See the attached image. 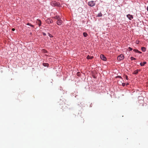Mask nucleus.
Wrapping results in <instances>:
<instances>
[{
    "label": "nucleus",
    "mask_w": 148,
    "mask_h": 148,
    "mask_svg": "<svg viewBox=\"0 0 148 148\" xmlns=\"http://www.w3.org/2000/svg\"><path fill=\"white\" fill-rule=\"evenodd\" d=\"M51 4L53 6L59 7L60 6V3L59 2L54 1L51 2Z\"/></svg>",
    "instance_id": "obj_1"
},
{
    "label": "nucleus",
    "mask_w": 148,
    "mask_h": 148,
    "mask_svg": "<svg viewBox=\"0 0 148 148\" xmlns=\"http://www.w3.org/2000/svg\"><path fill=\"white\" fill-rule=\"evenodd\" d=\"M124 58V55L122 54H121L117 57V59L118 60L121 61L123 60Z\"/></svg>",
    "instance_id": "obj_2"
},
{
    "label": "nucleus",
    "mask_w": 148,
    "mask_h": 148,
    "mask_svg": "<svg viewBox=\"0 0 148 148\" xmlns=\"http://www.w3.org/2000/svg\"><path fill=\"white\" fill-rule=\"evenodd\" d=\"M95 5V3L94 2V1H90L88 3V5L91 7L94 6Z\"/></svg>",
    "instance_id": "obj_3"
},
{
    "label": "nucleus",
    "mask_w": 148,
    "mask_h": 148,
    "mask_svg": "<svg viewBox=\"0 0 148 148\" xmlns=\"http://www.w3.org/2000/svg\"><path fill=\"white\" fill-rule=\"evenodd\" d=\"M100 58L101 59V60L104 61H106V58L104 56V55L103 54H101L100 55Z\"/></svg>",
    "instance_id": "obj_4"
},
{
    "label": "nucleus",
    "mask_w": 148,
    "mask_h": 148,
    "mask_svg": "<svg viewBox=\"0 0 148 148\" xmlns=\"http://www.w3.org/2000/svg\"><path fill=\"white\" fill-rule=\"evenodd\" d=\"M62 21L61 20H59L57 21V24L59 25H61L62 24Z\"/></svg>",
    "instance_id": "obj_5"
},
{
    "label": "nucleus",
    "mask_w": 148,
    "mask_h": 148,
    "mask_svg": "<svg viewBox=\"0 0 148 148\" xmlns=\"http://www.w3.org/2000/svg\"><path fill=\"white\" fill-rule=\"evenodd\" d=\"M36 23L39 26L41 25V22L40 20L37 19L36 21Z\"/></svg>",
    "instance_id": "obj_6"
},
{
    "label": "nucleus",
    "mask_w": 148,
    "mask_h": 148,
    "mask_svg": "<svg viewBox=\"0 0 148 148\" xmlns=\"http://www.w3.org/2000/svg\"><path fill=\"white\" fill-rule=\"evenodd\" d=\"M127 16L130 20H132L133 18L132 16L129 14L127 15Z\"/></svg>",
    "instance_id": "obj_7"
},
{
    "label": "nucleus",
    "mask_w": 148,
    "mask_h": 148,
    "mask_svg": "<svg viewBox=\"0 0 148 148\" xmlns=\"http://www.w3.org/2000/svg\"><path fill=\"white\" fill-rule=\"evenodd\" d=\"M52 22V21L51 19H48L47 20V23H50Z\"/></svg>",
    "instance_id": "obj_8"
},
{
    "label": "nucleus",
    "mask_w": 148,
    "mask_h": 148,
    "mask_svg": "<svg viewBox=\"0 0 148 148\" xmlns=\"http://www.w3.org/2000/svg\"><path fill=\"white\" fill-rule=\"evenodd\" d=\"M147 63V62H140V65L141 66H143Z\"/></svg>",
    "instance_id": "obj_9"
},
{
    "label": "nucleus",
    "mask_w": 148,
    "mask_h": 148,
    "mask_svg": "<svg viewBox=\"0 0 148 148\" xmlns=\"http://www.w3.org/2000/svg\"><path fill=\"white\" fill-rule=\"evenodd\" d=\"M139 71V70L137 69L136 70L134 71L133 73L134 74H138Z\"/></svg>",
    "instance_id": "obj_10"
},
{
    "label": "nucleus",
    "mask_w": 148,
    "mask_h": 148,
    "mask_svg": "<svg viewBox=\"0 0 148 148\" xmlns=\"http://www.w3.org/2000/svg\"><path fill=\"white\" fill-rule=\"evenodd\" d=\"M133 51L136 52L138 53H142L140 51L137 49H134L133 50Z\"/></svg>",
    "instance_id": "obj_11"
},
{
    "label": "nucleus",
    "mask_w": 148,
    "mask_h": 148,
    "mask_svg": "<svg viewBox=\"0 0 148 148\" xmlns=\"http://www.w3.org/2000/svg\"><path fill=\"white\" fill-rule=\"evenodd\" d=\"M53 18H54L55 19H57L58 20H59L60 19V17L59 16H56L53 17Z\"/></svg>",
    "instance_id": "obj_12"
},
{
    "label": "nucleus",
    "mask_w": 148,
    "mask_h": 148,
    "mask_svg": "<svg viewBox=\"0 0 148 148\" xmlns=\"http://www.w3.org/2000/svg\"><path fill=\"white\" fill-rule=\"evenodd\" d=\"M93 58L92 56H90L88 55L87 56V58L88 59H92Z\"/></svg>",
    "instance_id": "obj_13"
},
{
    "label": "nucleus",
    "mask_w": 148,
    "mask_h": 148,
    "mask_svg": "<svg viewBox=\"0 0 148 148\" xmlns=\"http://www.w3.org/2000/svg\"><path fill=\"white\" fill-rule=\"evenodd\" d=\"M141 50L142 51L145 52L146 51V48L145 47H143L141 48Z\"/></svg>",
    "instance_id": "obj_14"
},
{
    "label": "nucleus",
    "mask_w": 148,
    "mask_h": 148,
    "mask_svg": "<svg viewBox=\"0 0 148 148\" xmlns=\"http://www.w3.org/2000/svg\"><path fill=\"white\" fill-rule=\"evenodd\" d=\"M83 36H84V37H86L87 36L88 34H87L86 33V32H84L83 33Z\"/></svg>",
    "instance_id": "obj_15"
},
{
    "label": "nucleus",
    "mask_w": 148,
    "mask_h": 148,
    "mask_svg": "<svg viewBox=\"0 0 148 148\" xmlns=\"http://www.w3.org/2000/svg\"><path fill=\"white\" fill-rule=\"evenodd\" d=\"M43 65L45 66H48L49 64L48 63H44L43 64Z\"/></svg>",
    "instance_id": "obj_16"
},
{
    "label": "nucleus",
    "mask_w": 148,
    "mask_h": 148,
    "mask_svg": "<svg viewBox=\"0 0 148 148\" xmlns=\"http://www.w3.org/2000/svg\"><path fill=\"white\" fill-rule=\"evenodd\" d=\"M102 14L100 12L98 14L97 16L98 17H101L102 16Z\"/></svg>",
    "instance_id": "obj_17"
},
{
    "label": "nucleus",
    "mask_w": 148,
    "mask_h": 148,
    "mask_svg": "<svg viewBox=\"0 0 148 148\" xmlns=\"http://www.w3.org/2000/svg\"><path fill=\"white\" fill-rule=\"evenodd\" d=\"M27 25H30V26H31V27H34V25H31L30 23H27Z\"/></svg>",
    "instance_id": "obj_18"
},
{
    "label": "nucleus",
    "mask_w": 148,
    "mask_h": 148,
    "mask_svg": "<svg viewBox=\"0 0 148 148\" xmlns=\"http://www.w3.org/2000/svg\"><path fill=\"white\" fill-rule=\"evenodd\" d=\"M131 60H135L136 59L133 57H131Z\"/></svg>",
    "instance_id": "obj_19"
},
{
    "label": "nucleus",
    "mask_w": 148,
    "mask_h": 148,
    "mask_svg": "<svg viewBox=\"0 0 148 148\" xmlns=\"http://www.w3.org/2000/svg\"><path fill=\"white\" fill-rule=\"evenodd\" d=\"M128 50L129 51H132V49L130 47H129L128 48Z\"/></svg>",
    "instance_id": "obj_20"
},
{
    "label": "nucleus",
    "mask_w": 148,
    "mask_h": 148,
    "mask_svg": "<svg viewBox=\"0 0 148 148\" xmlns=\"http://www.w3.org/2000/svg\"><path fill=\"white\" fill-rule=\"evenodd\" d=\"M125 78L127 80L128 79V77L127 76V75H125Z\"/></svg>",
    "instance_id": "obj_21"
},
{
    "label": "nucleus",
    "mask_w": 148,
    "mask_h": 148,
    "mask_svg": "<svg viewBox=\"0 0 148 148\" xmlns=\"http://www.w3.org/2000/svg\"><path fill=\"white\" fill-rule=\"evenodd\" d=\"M125 83H123L122 84V86H124L125 85Z\"/></svg>",
    "instance_id": "obj_22"
},
{
    "label": "nucleus",
    "mask_w": 148,
    "mask_h": 148,
    "mask_svg": "<svg viewBox=\"0 0 148 148\" xmlns=\"http://www.w3.org/2000/svg\"><path fill=\"white\" fill-rule=\"evenodd\" d=\"M49 36L50 37H52V36L51 35V34H50L49 33Z\"/></svg>",
    "instance_id": "obj_23"
},
{
    "label": "nucleus",
    "mask_w": 148,
    "mask_h": 148,
    "mask_svg": "<svg viewBox=\"0 0 148 148\" xmlns=\"http://www.w3.org/2000/svg\"><path fill=\"white\" fill-rule=\"evenodd\" d=\"M15 30V29H14V28H12V31H14Z\"/></svg>",
    "instance_id": "obj_24"
},
{
    "label": "nucleus",
    "mask_w": 148,
    "mask_h": 148,
    "mask_svg": "<svg viewBox=\"0 0 148 148\" xmlns=\"http://www.w3.org/2000/svg\"><path fill=\"white\" fill-rule=\"evenodd\" d=\"M118 77H119L120 78H121V76H118Z\"/></svg>",
    "instance_id": "obj_25"
},
{
    "label": "nucleus",
    "mask_w": 148,
    "mask_h": 148,
    "mask_svg": "<svg viewBox=\"0 0 148 148\" xmlns=\"http://www.w3.org/2000/svg\"><path fill=\"white\" fill-rule=\"evenodd\" d=\"M79 73H77V75H78V76H79Z\"/></svg>",
    "instance_id": "obj_26"
},
{
    "label": "nucleus",
    "mask_w": 148,
    "mask_h": 148,
    "mask_svg": "<svg viewBox=\"0 0 148 148\" xmlns=\"http://www.w3.org/2000/svg\"><path fill=\"white\" fill-rule=\"evenodd\" d=\"M147 10L148 11V6H147Z\"/></svg>",
    "instance_id": "obj_27"
},
{
    "label": "nucleus",
    "mask_w": 148,
    "mask_h": 148,
    "mask_svg": "<svg viewBox=\"0 0 148 148\" xmlns=\"http://www.w3.org/2000/svg\"><path fill=\"white\" fill-rule=\"evenodd\" d=\"M43 35H45V33H43Z\"/></svg>",
    "instance_id": "obj_28"
}]
</instances>
